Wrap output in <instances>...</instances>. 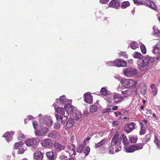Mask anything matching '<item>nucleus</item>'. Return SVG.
<instances>
[{
    "mask_svg": "<svg viewBox=\"0 0 160 160\" xmlns=\"http://www.w3.org/2000/svg\"><path fill=\"white\" fill-rule=\"evenodd\" d=\"M143 4L144 5H147L151 8L156 10H157V7L154 3L150 0H143Z\"/></svg>",
    "mask_w": 160,
    "mask_h": 160,
    "instance_id": "2eb2a0df",
    "label": "nucleus"
},
{
    "mask_svg": "<svg viewBox=\"0 0 160 160\" xmlns=\"http://www.w3.org/2000/svg\"><path fill=\"white\" fill-rule=\"evenodd\" d=\"M74 122L72 119L69 118L67 122L66 125L65 126V128L66 130H68L71 128L74 124Z\"/></svg>",
    "mask_w": 160,
    "mask_h": 160,
    "instance_id": "b1692460",
    "label": "nucleus"
},
{
    "mask_svg": "<svg viewBox=\"0 0 160 160\" xmlns=\"http://www.w3.org/2000/svg\"><path fill=\"white\" fill-rule=\"evenodd\" d=\"M84 146L82 144H80L77 148V152L79 153H82L83 151Z\"/></svg>",
    "mask_w": 160,
    "mask_h": 160,
    "instance_id": "79ce46f5",
    "label": "nucleus"
},
{
    "mask_svg": "<svg viewBox=\"0 0 160 160\" xmlns=\"http://www.w3.org/2000/svg\"><path fill=\"white\" fill-rule=\"evenodd\" d=\"M98 109L97 107L94 105L91 106L90 107V111L92 112H96Z\"/></svg>",
    "mask_w": 160,
    "mask_h": 160,
    "instance_id": "37998d69",
    "label": "nucleus"
},
{
    "mask_svg": "<svg viewBox=\"0 0 160 160\" xmlns=\"http://www.w3.org/2000/svg\"><path fill=\"white\" fill-rule=\"evenodd\" d=\"M111 63V65L117 67H126L127 66V63L123 60L121 59H116L112 62H109Z\"/></svg>",
    "mask_w": 160,
    "mask_h": 160,
    "instance_id": "423d86ee",
    "label": "nucleus"
},
{
    "mask_svg": "<svg viewBox=\"0 0 160 160\" xmlns=\"http://www.w3.org/2000/svg\"><path fill=\"white\" fill-rule=\"evenodd\" d=\"M33 127L35 130L36 129L38 128V122L36 121H34L32 122Z\"/></svg>",
    "mask_w": 160,
    "mask_h": 160,
    "instance_id": "3c124183",
    "label": "nucleus"
},
{
    "mask_svg": "<svg viewBox=\"0 0 160 160\" xmlns=\"http://www.w3.org/2000/svg\"><path fill=\"white\" fill-rule=\"evenodd\" d=\"M117 90L118 91H121V92H122V91L124 89L122 88L120 86H119L117 88Z\"/></svg>",
    "mask_w": 160,
    "mask_h": 160,
    "instance_id": "bf43d9fd",
    "label": "nucleus"
},
{
    "mask_svg": "<svg viewBox=\"0 0 160 160\" xmlns=\"http://www.w3.org/2000/svg\"><path fill=\"white\" fill-rule=\"evenodd\" d=\"M153 28L154 33H158L160 31L158 29V28L156 26H153Z\"/></svg>",
    "mask_w": 160,
    "mask_h": 160,
    "instance_id": "603ef678",
    "label": "nucleus"
},
{
    "mask_svg": "<svg viewBox=\"0 0 160 160\" xmlns=\"http://www.w3.org/2000/svg\"><path fill=\"white\" fill-rule=\"evenodd\" d=\"M46 155L47 158L50 160L53 159V152H48L46 153Z\"/></svg>",
    "mask_w": 160,
    "mask_h": 160,
    "instance_id": "e433bc0d",
    "label": "nucleus"
},
{
    "mask_svg": "<svg viewBox=\"0 0 160 160\" xmlns=\"http://www.w3.org/2000/svg\"><path fill=\"white\" fill-rule=\"evenodd\" d=\"M90 139V138L88 137H87L85 139V140H84V141H83V142L84 143H85V142L86 141H88Z\"/></svg>",
    "mask_w": 160,
    "mask_h": 160,
    "instance_id": "0e129e2a",
    "label": "nucleus"
},
{
    "mask_svg": "<svg viewBox=\"0 0 160 160\" xmlns=\"http://www.w3.org/2000/svg\"><path fill=\"white\" fill-rule=\"evenodd\" d=\"M146 90L147 88L146 86H143L140 91L141 94L143 95H144L146 92Z\"/></svg>",
    "mask_w": 160,
    "mask_h": 160,
    "instance_id": "a18cd8bd",
    "label": "nucleus"
},
{
    "mask_svg": "<svg viewBox=\"0 0 160 160\" xmlns=\"http://www.w3.org/2000/svg\"><path fill=\"white\" fill-rule=\"evenodd\" d=\"M120 6V2L119 0H112L109 3V6L117 8Z\"/></svg>",
    "mask_w": 160,
    "mask_h": 160,
    "instance_id": "412c9836",
    "label": "nucleus"
},
{
    "mask_svg": "<svg viewBox=\"0 0 160 160\" xmlns=\"http://www.w3.org/2000/svg\"><path fill=\"white\" fill-rule=\"evenodd\" d=\"M56 112L58 113L64 115L65 114V111L64 108H58L56 110Z\"/></svg>",
    "mask_w": 160,
    "mask_h": 160,
    "instance_id": "c9c22d12",
    "label": "nucleus"
},
{
    "mask_svg": "<svg viewBox=\"0 0 160 160\" xmlns=\"http://www.w3.org/2000/svg\"><path fill=\"white\" fill-rule=\"evenodd\" d=\"M135 124L133 122H132L129 124L125 125V131L127 133H129L131 132L135 129Z\"/></svg>",
    "mask_w": 160,
    "mask_h": 160,
    "instance_id": "f3484780",
    "label": "nucleus"
},
{
    "mask_svg": "<svg viewBox=\"0 0 160 160\" xmlns=\"http://www.w3.org/2000/svg\"><path fill=\"white\" fill-rule=\"evenodd\" d=\"M90 148L88 147H84L83 150V152L85 154V156L88 155L90 152Z\"/></svg>",
    "mask_w": 160,
    "mask_h": 160,
    "instance_id": "58836bf2",
    "label": "nucleus"
},
{
    "mask_svg": "<svg viewBox=\"0 0 160 160\" xmlns=\"http://www.w3.org/2000/svg\"><path fill=\"white\" fill-rule=\"evenodd\" d=\"M130 3L128 1H125L122 2L121 5V8L122 9H125L130 5Z\"/></svg>",
    "mask_w": 160,
    "mask_h": 160,
    "instance_id": "4c0bfd02",
    "label": "nucleus"
},
{
    "mask_svg": "<svg viewBox=\"0 0 160 160\" xmlns=\"http://www.w3.org/2000/svg\"><path fill=\"white\" fill-rule=\"evenodd\" d=\"M111 109L110 108H106L102 110V112L103 113L108 112H110Z\"/></svg>",
    "mask_w": 160,
    "mask_h": 160,
    "instance_id": "5fc2aeb1",
    "label": "nucleus"
},
{
    "mask_svg": "<svg viewBox=\"0 0 160 160\" xmlns=\"http://www.w3.org/2000/svg\"><path fill=\"white\" fill-rule=\"evenodd\" d=\"M109 0H100V2L102 4H105L107 3Z\"/></svg>",
    "mask_w": 160,
    "mask_h": 160,
    "instance_id": "4d7b16f0",
    "label": "nucleus"
},
{
    "mask_svg": "<svg viewBox=\"0 0 160 160\" xmlns=\"http://www.w3.org/2000/svg\"><path fill=\"white\" fill-rule=\"evenodd\" d=\"M55 116L57 122L60 123L61 124H64L68 119L67 117L64 115H60L56 114Z\"/></svg>",
    "mask_w": 160,
    "mask_h": 160,
    "instance_id": "1a4fd4ad",
    "label": "nucleus"
},
{
    "mask_svg": "<svg viewBox=\"0 0 160 160\" xmlns=\"http://www.w3.org/2000/svg\"><path fill=\"white\" fill-rule=\"evenodd\" d=\"M105 99L109 103H110L112 100V97L111 96L107 97L105 98Z\"/></svg>",
    "mask_w": 160,
    "mask_h": 160,
    "instance_id": "8fccbe9b",
    "label": "nucleus"
},
{
    "mask_svg": "<svg viewBox=\"0 0 160 160\" xmlns=\"http://www.w3.org/2000/svg\"><path fill=\"white\" fill-rule=\"evenodd\" d=\"M137 84V81L132 79L124 78L121 81L122 87L127 88H135Z\"/></svg>",
    "mask_w": 160,
    "mask_h": 160,
    "instance_id": "20e7f679",
    "label": "nucleus"
},
{
    "mask_svg": "<svg viewBox=\"0 0 160 160\" xmlns=\"http://www.w3.org/2000/svg\"><path fill=\"white\" fill-rule=\"evenodd\" d=\"M125 150L127 152H134L133 145L128 146V145L124 147Z\"/></svg>",
    "mask_w": 160,
    "mask_h": 160,
    "instance_id": "cd10ccee",
    "label": "nucleus"
},
{
    "mask_svg": "<svg viewBox=\"0 0 160 160\" xmlns=\"http://www.w3.org/2000/svg\"><path fill=\"white\" fill-rule=\"evenodd\" d=\"M154 137V142L156 145L157 148L159 149H160V139L156 135H155Z\"/></svg>",
    "mask_w": 160,
    "mask_h": 160,
    "instance_id": "7c9ffc66",
    "label": "nucleus"
},
{
    "mask_svg": "<svg viewBox=\"0 0 160 160\" xmlns=\"http://www.w3.org/2000/svg\"><path fill=\"white\" fill-rule=\"evenodd\" d=\"M118 122L117 121H114L112 122V124L115 126L118 125Z\"/></svg>",
    "mask_w": 160,
    "mask_h": 160,
    "instance_id": "052dcab7",
    "label": "nucleus"
},
{
    "mask_svg": "<svg viewBox=\"0 0 160 160\" xmlns=\"http://www.w3.org/2000/svg\"><path fill=\"white\" fill-rule=\"evenodd\" d=\"M138 70L134 68H126L123 71L124 74L127 77H130L132 76L137 74Z\"/></svg>",
    "mask_w": 160,
    "mask_h": 160,
    "instance_id": "0eeeda50",
    "label": "nucleus"
},
{
    "mask_svg": "<svg viewBox=\"0 0 160 160\" xmlns=\"http://www.w3.org/2000/svg\"><path fill=\"white\" fill-rule=\"evenodd\" d=\"M20 146V142H16L14 145V147L13 148L14 150H17L18 149V153L19 154L20 153V149L19 148V146Z\"/></svg>",
    "mask_w": 160,
    "mask_h": 160,
    "instance_id": "ea45409f",
    "label": "nucleus"
},
{
    "mask_svg": "<svg viewBox=\"0 0 160 160\" xmlns=\"http://www.w3.org/2000/svg\"><path fill=\"white\" fill-rule=\"evenodd\" d=\"M147 113H148L150 115H151L152 114V111L150 109H148Z\"/></svg>",
    "mask_w": 160,
    "mask_h": 160,
    "instance_id": "69168bd1",
    "label": "nucleus"
},
{
    "mask_svg": "<svg viewBox=\"0 0 160 160\" xmlns=\"http://www.w3.org/2000/svg\"><path fill=\"white\" fill-rule=\"evenodd\" d=\"M27 118H28L29 120H31V119H32V116L31 115L28 116L27 117Z\"/></svg>",
    "mask_w": 160,
    "mask_h": 160,
    "instance_id": "774afa93",
    "label": "nucleus"
},
{
    "mask_svg": "<svg viewBox=\"0 0 160 160\" xmlns=\"http://www.w3.org/2000/svg\"><path fill=\"white\" fill-rule=\"evenodd\" d=\"M39 122L40 125L41 126H44L45 125L51 126L53 124L51 117L48 116H44L42 118L40 119Z\"/></svg>",
    "mask_w": 160,
    "mask_h": 160,
    "instance_id": "39448f33",
    "label": "nucleus"
},
{
    "mask_svg": "<svg viewBox=\"0 0 160 160\" xmlns=\"http://www.w3.org/2000/svg\"><path fill=\"white\" fill-rule=\"evenodd\" d=\"M114 77L120 81L121 83V81L124 78H123L121 77L120 76L118 75H115Z\"/></svg>",
    "mask_w": 160,
    "mask_h": 160,
    "instance_id": "de8ad7c7",
    "label": "nucleus"
},
{
    "mask_svg": "<svg viewBox=\"0 0 160 160\" xmlns=\"http://www.w3.org/2000/svg\"><path fill=\"white\" fill-rule=\"evenodd\" d=\"M23 143L21 142V154H22L26 149V148H22V146L23 145Z\"/></svg>",
    "mask_w": 160,
    "mask_h": 160,
    "instance_id": "6e6d98bb",
    "label": "nucleus"
},
{
    "mask_svg": "<svg viewBox=\"0 0 160 160\" xmlns=\"http://www.w3.org/2000/svg\"><path fill=\"white\" fill-rule=\"evenodd\" d=\"M48 136L50 138H53L57 140L59 139L60 138L59 134L55 130L50 132L48 134Z\"/></svg>",
    "mask_w": 160,
    "mask_h": 160,
    "instance_id": "dca6fc26",
    "label": "nucleus"
},
{
    "mask_svg": "<svg viewBox=\"0 0 160 160\" xmlns=\"http://www.w3.org/2000/svg\"><path fill=\"white\" fill-rule=\"evenodd\" d=\"M151 88L152 89H155V88H156V87H155V85L154 84H152L151 85Z\"/></svg>",
    "mask_w": 160,
    "mask_h": 160,
    "instance_id": "e2e57ef3",
    "label": "nucleus"
},
{
    "mask_svg": "<svg viewBox=\"0 0 160 160\" xmlns=\"http://www.w3.org/2000/svg\"><path fill=\"white\" fill-rule=\"evenodd\" d=\"M107 139L104 138L100 142L95 144V148H99L102 146L104 145L106 142Z\"/></svg>",
    "mask_w": 160,
    "mask_h": 160,
    "instance_id": "c756f323",
    "label": "nucleus"
},
{
    "mask_svg": "<svg viewBox=\"0 0 160 160\" xmlns=\"http://www.w3.org/2000/svg\"><path fill=\"white\" fill-rule=\"evenodd\" d=\"M42 146L45 148H50L52 145V142L49 139H46L41 141Z\"/></svg>",
    "mask_w": 160,
    "mask_h": 160,
    "instance_id": "f8f14e48",
    "label": "nucleus"
},
{
    "mask_svg": "<svg viewBox=\"0 0 160 160\" xmlns=\"http://www.w3.org/2000/svg\"><path fill=\"white\" fill-rule=\"evenodd\" d=\"M48 131V129L47 128H42L39 130L35 131V134L36 136H40L44 135Z\"/></svg>",
    "mask_w": 160,
    "mask_h": 160,
    "instance_id": "4468645a",
    "label": "nucleus"
},
{
    "mask_svg": "<svg viewBox=\"0 0 160 160\" xmlns=\"http://www.w3.org/2000/svg\"><path fill=\"white\" fill-rule=\"evenodd\" d=\"M113 61H109L107 62L106 63V65L108 66H113V65H111V63H110L109 62H112Z\"/></svg>",
    "mask_w": 160,
    "mask_h": 160,
    "instance_id": "680f3d73",
    "label": "nucleus"
},
{
    "mask_svg": "<svg viewBox=\"0 0 160 160\" xmlns=\"http://www.w3.org/2000/svg\"><path fill=\"white\" fill-rule=\"evenodd\" d=\"M129 141L131 143H135L137 140L138 138L136 136H130L129 138Z\"/></svg>",
    "mask_w": 160,
    "mask_h": 160,
    "instance_id": "f704fd0d",
    "label": "nucleus"
},
{
    "mask_svg": "<svg viewBox=\"0 0 160 160\" xmlns=\"http://www.w3.org/2000/svg\"><path fill=\"white\" fill-rule=\"evenodd\" d=\"M152 89V93H153V95H156L157 93V90L156 88H155V89Z\"/></svg>",
    "mask_w": 160,
    "mask_h": 160,
    "instance_id": "13d9d810",
    "label": "nucleus"
},
{
    "mask_svg": "<svg viewBox=\"0 0 160 160\" xmlns=\"http://www.w3.org/2000/svg\"><path fill=\"white\" fill-rule=\"evenodd\" d=\"M133 56L135 58L139 59L137 62L138 67L141 71L146 72L153 66L155 58L151 57H146L141 59L143 55L140 52H135L133 54Z\"/></svg>",
    "mask_w": 160,
    "mask_h": 160,
    "instance_id": "f257e3e1",
    "label": "nucleus"
},
{
    "mask_svg": "<svg viewBox=\"0 0 160 160\" xmlns=\"http://www.w3.org/2000/svg\"><path fill=\"white\" fill-rule=\"evenodd\" d=\"M130 47L133 49L135 50L136 48L139 47V45L135 42H133L130 43Z\"/></svg>",
    "mask_w": 160,
    "mask_h": 160,
    "instance_id": "473e14b6",
    "label": "nucleus"
},
{
    "mask_svg": "<svg viewBox=\"0 0 160 160\" xmlns=\"http://www.w3.org/2000/svg\"><path fill=\"white\" fill-rule=\"evenodd\" d=\"M64 108L65 111L69 115H72L74 111L75 110V108L70 104L69 103L66 104Z\"/></svg>",
    "mask_w": 160,
    "mask_h": 160,
    "instance_id": "9d476101",
    "label": "nucleus"
},
{
    "mask_svg": "<svg viewBox=\"0 0 160 160\" xmlns=\"http://www.w3.org/2000/svg\"><path fill=\"white\" fill-rule=\"evenodd\" d=\"M134 3L138 5H143L144 3H143V0H133Z\"/></svg>",
    "mask_w": 160,
    "mask_h": 160,
    "instance_id": "a19ab883",
    "label": "nucleus"
},
{
    "mask_svg": "<svg viewBox=\"0 0 160 160\" xmlns=\"http://www.w3.org/2000/svg\"><path fill=\"white\" fill-rule=\"evenodd\" d=\"M113 98L114 102L117 103H119L124 99V97L118 93H115L113 96Z\"/></svg>",
    "mask_w": 160,
    "mask_h": 160,
    "instance_id": "ddd939ff",
    "label": "nucleus"
},
{
    "mask_svg": "<svg viewBox=\"0 0 160 160\" xmlns=\"http://www.w3.org/2000/svg\"><path fill=\"white\" fill-rule=\"evenodd\" d=\"M84 100L87 103L90 104L92 103V96L90 92H88L85 94Z\"/></svg>",
    "mask_w": 160,
    "mask_h": 160,
    "instance_id": "6ab92c4d",
    "label": "nucleus"
},
{
    "mask_svg": "<svg viewBox=\"0 0 160 160\" xmlns=\"http://www.w3.org/2000/svg\"><path fill=\"white\" fill-rule=\"evenodd\" d=\"M122 140L124 147L128 145V140L127 137L124 135H122L120 138L118 132H116L112 138L111 142V145L109 148V152L111 154H113L115 152H117L121 150L122 148L120 144Z\"/></svg>",
    "mask_w": 160,
    "mask_h": 160,
    "instance_id": "7ed1b4c3",
    "label": "nucleus"
},
{
    "mask_svg": "<svg viewBox=\"0 0 160 160\" xmlns=\"http://www.w3.org/2000/svg\"><path fill=\"white\" fill-rule=\"evenodd\" d=\"M133 92L132 90L131 89H128L126 90L122 91V94L123 95V97H128L130 96L132 93Z\"/></svg>",
    "mask_w": 160,
    "mask_h": 160,
    "instance_id": "a878e982",
    "label": "nucleus"
},
{
    "mask_svg": "<svg viewBox=\"0 0 160 160\" xmlns=\"http://www.w3.org/2000/svg\"><path fill=\"white\" fill-rule=\"evenodd\" d=\"M140 43L141 44L140 46L141 52L143 54H145L146 53V49L143 44H142L141 43Z\"/></svg>",
    "mask_w": 160,
    "mask_h": 160,
    "instance_id": "c03bdc74",
    "label": "nucleus"
},
{
    "mask_svg": "<svg viewBox=\"0 0 160 160\" xmlns=\"http://www.w3.org/2000/svg\"><path fill=\"white\" fill-rule=\"evenodd\" d=\"M25 142L27 146H32L33 145L38 144V139L36 138H32L25 140Z\"/></svg>",
    "mask_w": 160,
    "mask_h": 160,
    "instance_id": "9b49d317",
    "label": "nucleus"
},
{
    "mask_svg": "<svg viewBox=\"0 0 160 160\" xmlns=\"http://www.w3.org/2000/svg\"><path fill=\"white\" fill-rule=\"evenodd\" d=\"M75 146L73 145H69L67 146V149L68 150L66 149L65 150L66 152H68L70 156H72L74 155L76 153L75 150Z\"/></svg>",
    "mask_w": 160,
    "mask_h": 160,
    "instance_id": "aec40b11",
    "label": "nucleus"
},
{
    "mask_svg": "<svg viewBox=\"0 0 160 160\" xmlns=\"http://www.w3.org/2000/svg\"><path fill=\"white\" fill-rule=\"evenodd\" d=\"M119 55L120 56H124L126 58H128V56L127 55L126 53L124 52H121L119 53Z\"/></svg>",
    "mask_w": 160,
    "mask_h": 160,
    "instance_id": "864d4df0",
    "label": "nucleus"
},
{
    "mask_svg": "<svg viewBox=\"0 0 160 160\" xmlns=\"http://www.w3.org/2000/svg\"><path fill=\"white\" fill-rule=\"evenodd\" d=\"M60 158L62 160H75V159L73 158H67L64 155H62L60 157Z\"/></svg>",
    "mask_w": 160,
    "mask_h": 160,
    "instance_id": "49530a36",
    "label": "nucleus"
},
{
    "mask_svg": "<svg viewBox=\"0 0 160 160\" xmlns=\"http://www.w3.org/2000/svg\"><path fill=\"white\" fill-rule=\"evenodd\" d=\"M107 88H102L100 92L101 94L107 96L112 94V93L106 89Z\"/></svg>",
    "mask_w": 160,
    "mask_h": 160,
    "instance_id": "bb28decb",
    "label": "nucleus"
},
{
    "mask_svg": "<svg viewBox=\"0 0 160 160\" xmlns=\"http://www.w3.org/2000/svg\"><path fill=\"white\" fill-rule=\"evenodd\" d=\"M73 116H74L75 118H74V119H75L76 120H78L81 117V114L79 111L75 110L74 111Z\"/></svg>",
    "mask_w": 160,
    "mask_h": 160,
    "instance_id": "2f4dec72",
    "label": "nucleus"
},
{
    "mask_svg": "<svg viewBox=\"0 0 160 160\" xmlns=\"http://www.w3.org/2000/svg\"><path fill=\"white\" fill-rule=\"evenodd\" d=\"M14 134V132L12 131L11 132H7L4 134L3 136L5 138L8 142H9L12 139V136Z\"/></svg>",
    "mask_w": 160,
    "mask_h": 160,
    "instance_id": "4be33fe9",
    "label": "nucleus"
},
{
    "mask_svg": "<svg viewBox=\"0 0 160 160\" xmlns=\"http://www.w3.org/2000/svg\"><path fill=\"white\" fill-rule=\"evenodd\" d=\"M59 101L61 104H65L66 105V104L68 103H67V102H68V103H70L71 102V100H68L66 98L64 95L60 97L59 98Z\"/></svg>",
    "mask_w": 160,
    "mask_h": 160,
    "instance_id": "393cba45",
    "label": "nucleus"
},
{
    "mask_svg": "<svg viewBox=\"0 0 160 160\" xmlns=\"http://www.w3.org/2000/svg\"><path fill=\"white\" fill-rule=\"evenodd\" d=\"M118 108V107L117 106H114L112 107V109L113 110H115L117 109Z\"/></svg>",
    "mask_w": 160,
    "mask_h": 160,
    "instance_id": "338daca9",
    "label": "nucleus"
},
{
    "mask_svg": "<svg viewBox=\"0 0 160 160\" xmlns=\"http://www.w3.org/2000/svg\"><path fill=\"white\" fill-rule=\"evenodd\" d=\"M43 154L40 151H38L34 154V158L35 160H43Z\"/></svg>",
    "mask_w": 160,
    "mask_h": 160,
    "instance_id": "5701e85b",
    "label": "nucleus"
},
{
    "mask_svg": "<svg viewBox=\"0 0 160 160\" xmlns=\"http://www.w3.org/2000/svg\"><path fill=\"white\" fill-rule=\"evenodd\" d=\"M122 140L124 147L128 145V140L127 137L124 135H122L120 138L118 132H116L112 138L111 142V145L109 148V152L111 154H113L115 152H117L121 150L122 148L120 144Z\"/></svg>",
    "mask_w": 160,
    "mask_h": 160,
    "instance_id": "f03ea898",
    "label": "nucleus"
},
{
    "mask_svg": "<svg viewBox=\"0 0 160 160\" xmlns=\"http://www.w3.org/2000/svg\"><path fill=\"white\" fill-rule=\"evenodd\" d=\"M141 128L139 132L140 135H144L146 133V128L144 127L143 125L142 122H140Z\"/></svg>",
    "mask_w": 160,
    "mask_h": 160,
    "instance_id": "72a5a7b5",
    "label": "nucleus"
},
{
    "mask_svg": "<svg viewBox=\"0 0 160 160\" xmlns=\"http://www.w3.org/2000/svg\"><path fill=\"white\" fill-rule=\"evenodd\" d=\"M60 124L59 123V122H57L54 123L53 128H54L57 129L60 128Z\"/></svg>",
    "mask_w": 160,
    "mask_h": 160,
    "instance_id": "09e8293b",
    "label": "nucleus"
},
{
    "mask_svg": "<svg viewBox=\"0 0 160 160\" xmlns=\"http://www.w3.org/2000/svg\"><path fill=\"white\" fill-rule=\"evenodd\" d=\"M134 151L136 150L142 149L143 148V144L142 143H138V144H133Z\"/></svg>",
    "mask_w": 160,
    "mask_h": 160,
    "instance_id": "c85d7f7f",
    "label": "nucleus"
},
{
    "mask_svg": "<svg viewBox=\"0 0 160 160\" xmlns=\"http://www.w3.org/2000/svg\"><path fill=\"white\" fill-rule=\"evenodd\" d=\"M53 146L55 150L58 152H60L62 150L65 149L64 146L57 142H55L53 143Z\"/></svg>",
    "mask_w": 160,
    "mask_h": 160,
    "instance_id": "a211bd4d",
    "label": "nucleus"
},
{
    "mask_svg": "<svg viewBox=\"0 0 160 160\" xmlns=\"http://www.w3.org/2000/svg\"><path fill=\"white\" fill-rule=\"evenodd\" d=\"M152 52L156 55L157 60L160 59V41L158 42L154 47Z\"/></svg>",
    "mask_w": 160,
    "mask_h": 160,
    "instance_id": "6e6552de",
    "label": "nucleus"
}]
</instances>
